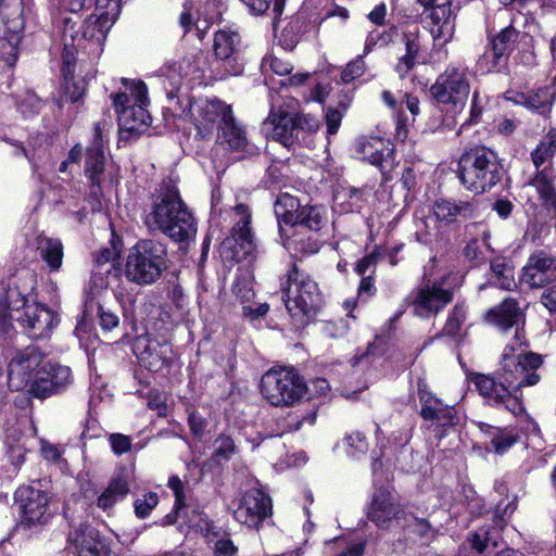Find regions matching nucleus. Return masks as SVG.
I'll use <instances>...</instances> for the list:
<instances>
[{"mask_svg": "<svg viewBox=\"0 0 556 556\" xmlns=\"http://www.w3.org/2000/svg\"><path fill=\"white\" fill-rule=\"evenodd\" d=\"M274 210L288 249L306 254L318 252L319 231L328 224L324 206H300L296 198L283 193L277 199Z\"/></svg>", "mask_w": 556, "mask_h": 556, "instance_id": "f257e3e1", "label": "nucleus"}, {"mask_svg": "<svg viewBox=\"0 0 556 556\" xmlns=\"http://www.w3.org/2000/svg\"><path fill=\"white\" fill-rule=\"evenodd\" d=\"M147 224L180 243H188L197 233L194 217L174 186H168L155 201Z\"/></svg>", "mask_w": 556, "mask_h": 556, "instance_id": "f03ea898", "label": "nucleus"}, {"mask_svg": "<svg viewBox=\"0 0 556 556\" xmlns=\"http://www.w3.org/2000/svg\"><path fill=\"white\" fill-rule=\"evenodd\" d=\"M0 319L20 323L33 339L48 337L56 326L54 313L37 302H29L18 287L9 286L0 300Z\"/></svg>", "mask_w": 556, "mask_h": 556, "instance_id": "7ed1b4c3", "label": "nucleus"}, {"mask_svg": "<svg viewBox=\"0 0 556 556\" xmlns=\"http://www.w3.org/2000/svg\"><path fill=\"white\" fill-rule=\"evenodd\" d=\"M503 165L497 153L484 146L466 150L457 164L460 184L470 192L482 194L493 189L503 177Z\"/></svg>", "mask_w": 556, "mask_h": 556, "instance_id": "20e7f679", "label": "nucleus"}, {"mask_svg": "<svg viewBox=\"0 0 556 556\" xmlns=\"http://www.w3.org/2000/svg\"><path fill=\"white\" fill-rule=\"evenodd\" d=\"M170 94L167 109L174 115L189 118L201 138H210L233 112L231 105L219 99L192 101L188 94Z\"/></svg>", "mask_w": 556, "mask_h": 556, "instance_id": "39448f33", "label": "nucleus"}, {"mask_svg": "<svg viewBox=\"0 0 556 556\" xmlns=\"http://www.w3.org/2000/svg\"><path fill=\"white\" fill-rule=\"evenodd\" d=\"M528 343L523 330L517 328L514 338L506 344L501 357V377L508 383L517 382V389L533 387L541 376L536 372L543 364L542 356L527 352Z\"/></svg>", "mask_w": 556, "mask_h": 556, "instance_id": "423d86ee", "label": "nucleus"}, {"mask_svg": "<svg viewBox=\"0 0 556 556\" xmlns=\"http://www.w3.org/2000/svg\"><path fill=\"white\" fill-rule=\"evenodd\" d=\"M280 289L283 293L286 308L290 315L304 323L314 315L320 305V293L317 283L300 271L296 265L287 271L281 279Z\"/></svg>", "mask_w": 556, "mask_h": 556, "instance_id": "0eeeda50", "label": "nucleus"}, {"mask_svg": "<svg viewBox=\"0 0 556 556\" xmlns=\"http://www.w3.org/2000/svg\"><path fill=\"white\" fill-rule=\"evenodd\" d=\"M167 268V251L154 240H141L131 248L125 265L126 278L140 286L154 283Z\"/></svg>", "mask_w": 556, "mask_h": 556, "instance_id": "6e6552de", "label": "nucleus"}, {"mask_svg": "<svg viewBox=\"0 0 556 556\" xmlns=\"http://www.w3.org/2000/svg\"><path fill=\"white\" fill-rule=\"evenodd\" d=\"M261 394L273 406L288 407L300 402L307 392L304 378L293 368L267 370L261 379Z\"/></svg>", "mask_w": 556, "mask_h": 556, "instance_id": "1a4fd4ad", "label": "nucleus"}, {"mask_svg": "<svg viewBox=\"0 0 556 556\" xmlns=\"http://www.w3.org/2000/svg\"><path fill=\"white\" fill-rule=\"evenodd\" d=\"M471 382L488 405L504 408L514 416L522 415L526 412L522 389H517V382L508 384L501 377L500 369L497 378L484 374H473Z\"/></svg>", "mask_w": 556, "mask_h": 556, "instance_id": "9d476101", "label": "nucleus"}, {"mask_svg": "<svg viewBox=\"0 0 556 556\" xmlns=\"http://www.w3.org/2000/svg\"><path fill=\"white\" fill-rule=\"evenodd\" d=\"M470 92L466 73L455 66H448L430 87V93L437 103L448 105L453 113H460Z\"/></svg>", "mask_w": 556, "mask_h": 556, "instance_id": "9b49d317", "label": "nucleus"}, {"mask_svg": "<svg viewBox=\"0 0 556 556\" xmlns=\"http://www.w3.org/2000/svg\"><path fill=\"white\" fill-rule=\"evenodd\" d=\"M443 37H427V40L420 41V37H406V53L395 66L401 78L414 68L416 64L439 63L446 59L447 50L445 45L447 40Z\"/></svg>", "mask_w": 556, "mask_h": 556, "instance_id": "f8f14e48", "label": "nucleus"}, {"mask_svg": "<svg viewBox=\"0 0 556 556\" xmlns=\"http://www.w3.org/2000/svg\"><path fill=\"white\" fill-rule=\"evenodd\" d=\"M453 298V290L445 288L444 281H427L412 290L405 301L416 316L429 318L443 311Z\"/></svg>", "mask_w": 556, "mask_h": 556, "instance_id": "ddd939ff", "label": "nucleus"}, {"mask_svg": "<svg viewBox=\"0 0 556 556\" xmlns=\"http://www.w3.org/2000/svg\"><path fill=\"white\" fill-rule=\"evenodd\" d=\"M122 84L125 86L127 92H117L112 94L113 105L118 114V122L124 129H134L136 125L131 122V117L136 112L138 117H148V112L144 106L149 103L148 88L141 80H130L127 78L122 79Z\"/></svg>", "mask_w": 556, "mask_h": 556, "instance_id": "4468645a", "label": "nucleus"}, {"mask_svg": "<svg viewBox=\"0 0 556 556\" xmlns=\"http://www.w3.org/2000/svg\"><path fill=\"white\" fill-rule=\"evenodd\" d=\"M47 362L37 346L29 345L17 351L9 364V387L14 391L29 389L36 379L37 371L41 370Z\"/></svg>", "mask_w": 556, "mask_h": 556, "instance_id": "2eb2a0df", "label": "nucleus"}, {"mask_svg": "<svg viewBox=\"0 0 556 556\" xmlns=\"http://www.w3.org/2000/svg\"><path fill=\"white\" fill-rule=\"evenodd\" d=\"M21 526L37 528L47 525L52 518L50 498L45 491L33 486H22L16 491Z\"/></svg>", "mask_w": 556, "mask_h": 556, "instance_id": "dca6fc26", "label": "nucleus"}, {"mask_svg": "<svg viewBox=\"0 0 556 556\" xmlns=\"http://www.w3.org/2000/svg\"><path fill=\"white\" fill-rule=\"evenodd\" d=\"M203 58L199 54L185 56L177 63H172L161 68L162 76L165 77L164 88L167 93L168 103H170V93L188 94L181 89L185 85L191 86L200 83L203 76Z\"/></svg>", "mask_w": 556, "mask_h": 556, "instance_id": "f3484780", "label": "nucleus"}, {"mask_svg": "<svg viewBox=\"0 0 556 556\" xmlns=\"http://www.w3.org/2000/svg\"><path fill=\"white\" fill-rule=\"evenodd\" d=\"M216 144L232 154L235 160H243L258 152L257 147L249 139L245 127L237 121L233 112L217 129Z\"/></svg>", "mask_w": 556, "mask_h": 556, "instance_id": "a211bd4d", "label": "nucleus"}, {"mask_svg": "<svg viewBox=\"0 0 556 556\" xmlns=\"http://www.w3.org/2000/svg\"><path fill=\"white\" fill-rule=\"evenodd\" d=\"M111 127L112 124L105 119L96 123L93 127L92 142L87 148L85 174L91 184L90 193L93 197H99L101 194V184L103 181V173L105 167L103 146L105 142L106 134Z\"/></svg>", "mask_w": 556, "mask_h": 556, "instance_id": "6ab92c4d", "label": "nucleus"}, {"mask_svg": "<svg viewBox=\"0 0 556 556\" xmlns=\"http://www.w3.org/2000/svg\"><path fill=\"white\" fill-rule=\"evenodd\" d=\"M270 513L269 496L258 489H251L240 498L233 510V517L239 523L257 529Z\"/></svg>", "mask_w": 556, "mask_h": 556, "instance_id": "aec40b11", "label": "nucleus"}, {"mask_svg": "<svg viewBox=\"0 0 556 556\" xmlns=\"http://www.w3.org/2000/svg\"><path fill=\"white\" fill-rule=\"evenodd\" d=\"M354 152L364 161L378 166L384 175L394 166V148L380 137H362L354 143Z\"/></svg>", "mask_w": 556, "mask_h": 556, "instance_id": "412c9836", "label": "nucleus"}, {"mask_svg": "<svg viewBox=\"0 0 556 556\" xmlns=\"http://www.w3.org/2000/svg\"><path fill=\"white\" fill-rule=\"evenodd\" d=\"M556 281V257L544 251L532 254L522 268L520 283L530 288H543Z\"/></svg>", "mask_w": 556, "mask_h": 556, "instance_id": "4be33fe9", "label": "nucleus"}, {"mask_svg": "<svg viewBox=\"0 0 556 556\" xmlns=\"http://www.w3.org/2000/svg\"><path fill=\"white\" fill-rule=\"evenodd\" d=\"M134 353L148 370L157 372L169 364L172 346L166 341L139 337L134 342Z\"/></svg>", "mask_w": 556, "mask_h": 556, "instance_id": "5701e85b", "label": "nucleus"}, {"mask_svg": "<svg viewBox=\"0 0 556 556\" xmlns=\"http://www.w3.org/2000/svg\"><path fill=\"white\" fill-rule=\"evenodd\" d=\"M70 40L63 42L62 52V76H63V90L71 102H77L85 93L86 84L83 79L76 80L74 77L75 70V55L77 47L75 43L76 37H68ZM77 46H81L87 37H79Z\"/></svg>", "mask_w": 556, "mask_h": 556, "instance_id": "b1692460", "label": "nucleus"}, {"mask_svg": "<svg viewBox=\"0 0 556 556\" xmlns=\"http://www.w3.org/2000/svg\"><path fill=\"white\" fill-rule=\"evenodd\" d=\"M404 510L395 497L383 488L374 492L371 505L368 509V518L380 528H389L392 521L400 525L404 517Z\"/></svg>", "mask_w": 556, "mask_h": 556, "instance_id": "393cba45", "label": "nucleus"}, {"mask_svg": "<svg viewBox=\"0 0 556 556\" xmlns=\"http://www.w3.org/2000/svg\"><path fill=\"white\" fill-rule=\"evenodd\" d=\"M418 396L421 404L420 416L440 427L454 426L457 414L454 406L445 405L440 399L427 391L425 383H418Z\"/></svg>", "mask_w": 556, "mask_h": 556, "instance_id": "a878e982", "label": "nucleus"}, {"mask_svg": "<svg viewBox=\"0 0 556 556\" xmlns=\"http://www.w3.org/2000/svg\"><path fill=\"white\" fill-rule=\"evenodd\" d=\"M266 136L279 141L285 147H291L300 142L299 130L295 128L293 114H289L281 108L273 109L263 124Z\"/></svg>", "mask_w": 556, "mask_h": 556, "instance_id": "bb28decb", "label": "nucleus"}, {"mask_svg": "<svg viewBox=\"0 0 556 556\" xmlns=\"http://www.w3.org/2000/svg\"><path fill=\"white\" fill-rule=\"evenodd\" d=\"M235 225L231 229V238L224 241V248H230L232 242L242 249V254L248 255L254 249L253 235L251 231V213L247 205L238 204L233 207Z\"/></svg>", "mask_w": 556, "mask_h": 556, "instance_id": "cd10ccee", "label": "nucleus"}, {"mask_svg": "<svg viewBox=\"0 0 556 556\" xmlns=\"http://www.w3.org/2000/svg\"><path fill=\"white\" fill-rule=\"evenodd\" d=\"M432 211L438 222L448 225L459 217H473L478 207L475 201L439 199L434 202Z\"/></svg>", "mask_w": 556, "mask_h": 556, "instance_id": "c85d7f7f", "label": "nucleus"}, {"mask_svg": "<svg viewBox=\"0 0 556 556\" xmlns=\"http://www.w3.org/2000/svg\"><path fill=\"white\" fill-rule=\"evenodd\" d=\"M68 539L75 545L77 556H111L110 548L89 526H81L71 532Z\"/></svg>", "mask_w": 556, "mask_h": 556, "instance_id": "c756f323", "label": "nucleus"}, {"mask_svg": "<svg viewBox=\"0 0 556 556\" xmlns=\"http://www.w3.org/2000/svg\"><path fill=\"white\" fill-rule=\"evenodd\" d=\"M505 99L540 114H545L552 106L553 93L548 88H540L535 92L529 93L509 89L505 92Z\"/></svg>", "mask_w": 556, "mask_h": 556, "instance_id": "7c9ffc66", "label": "nucleus"}, {"mask_svg": "<svg viewBox=\"0 0 556 556\" xmlns=\"http://www.w3.org/2000/svg\"><path fill=\"white\" fill-rule=\"evenodd\" d=\"M452 1L431 9L426 16V23L432 35H453L455 31V13L452 10Z\"/></svg>", "mask_w": 556, "mask_h": 556, "instance_id": "2f4dec72", "label": "nucleus"}, {"mask_svg": "<svg viewBox=\"0 0 556 556\" xmlns=\"http://www.w3.org/2000/svg\"><path fill=\"white\" fill-rule=\"evenodd\" d=\"M129 481L126 475L118 473L113 477L104 491L98 496L97 505L103 511H108L114 505L123 501L129 493Z\"/></svg>", "mask_w": 556, "mask_h": 556, "instance_id": "473e14b6", "label": "nucleus"}, {"mask_svg": "<svg viewBox=\"0 0 556 556\" xmlns=\"http://www.w3.org/2000/svg\"><path fill=\"white\" fill-rule=\"evenodd\" d=\"M49 369L51 375H53L54 380L48 381L40 378L36 388L37 397L45 399L65 389L72 382V371L70 367L51 364L49 362Z\"/></svg>", "mask_w": 556, "mask_h": 556, "instance_id": "72a5a7b5", "label": "nucleus"}, {"mask_svg": "<svg viewBox=\"0 0 556 556\" xmlns=\"http://www.w3.org/2000/svg\"><path fill=\"white\" fill-rule=\"evenodd\" d=\"M520 315L518 303L514 299L504 300L498 306L489 309L485 314L488 323L503 330L511 328Z\"/></svg>", "mask_w": 556, "mask_h": 556, "instance_id": "f704fd0d", "label": "nucleus"}, {"mask_svg": "<svg viewBox=\"0 0 556 556\" xmlns=\"http://www.w3.org/2000/svg\"><path fill=\"white\" fill-rule=\"evenodd\" d=\"M37 250L51 270L60 269L63 260V244L59 239L40 235L37 238Z\"/></svg>", "mask_w": 556, "mask_h": 556, "instance_id": "c9c22d12", "label": "nucleus"}, {"mask_svg": "<svg viewBox=\"0 0 556 556\" xmlns=\"http://www.w3.org/2000/svg\"><path fill=\"white\" fill-rule=\"evenodd\" d=\"M316 409H309L306 413L290 412L286 416L277 419V429L271 433L274 437H281L285 433L301 429L304 424L313 426L316 421Z\"/></svg>", "mask_w": 556, "mask_h": 556, "instance_id": "e433bc0d", "label": "nucleus"}, {"mask_svg": "<svg viewBox=\"0 0 556 556\" xmlns=\"http://www.w3.org/2000/svg\"><path fill=\"white\" fill-rule=\"evenodd\" d=\"M121 0H94L96 10L99 13L97 31L106 33L110 30L121 13Z\"/></svg>", "mask_w": 556, "mask_h": 556, "instance_id": "4c0bfd02", "label": "nucleus"}, {"mask_svg": "<svg viewBox=\"0 0 556 556\" xmlns=\"http://www.w3.org/2000/svg\"><path fill=\"white\" fill-rule=\"evenodd\" d=\"M481 431L491 437V445L495 453L502 454L511 447L518 440L514 430L508 428H494L486 424L480 425Z\"/></svg>", "mask_w": 556, "mask_h": 556, "instance_id": "58836bf2", "label": "nucleus"}, {"mask_svg": "<svg viewBox=\"0 0 556 556\" xmlns=\"http://www.w3.org/2000/svg\"><path fill=\"white\" fill-rule=\"evenodd\" d=\"M490 266L493 277L495 278L493 282L495 286L503 290H511L516 286L513 267L505 257H494Z\"/></svg>", "mask_w": 556, "mask_h": 556, "instance_id": "ea45409f", "label": "nucleus"}, {"mask_svg": "<svg viewBox=\"0 0 556 556\" xmlns=\"http://www.w3.org/2000/svg\"><path fill=\"white\" fill-rule=\"evenodd\" d=\"M556 153V129H552L531 153V159L536 168L551 161Z\"/></svg>", "mask_w": 556, "mask_h": 556, "instance_id": "a19ab883", "label": "nucleus"}, {"mask_svg": "<svg viewBox=\"0 0 556 556\" xmlns=\"http://www.w3.org/2000/svg\"><path fill=\"white\" fill-rule=\"evenodd\" d=\"M467 308L463 303L454 305L448 313L446 323L442 329L444 336L457 339L460 337L462 326L466 320Z\"/></svg>", "mask_w": 556, "mask_h": 556, "instance_id": "79ce46f5", "label": "nucleus"}, {"mask_svg": "<svg viewBox=\"0 0 556 556\" xmlns=\"http://www.w3.org/2000/svg\"><path fill=\"white\" fill-rule=\"evenodd\" d=\"M180 518L184 519V522L188 528L199 531L205 535H207L212 529V523L208 521L206 515L201 510L192 509L188 513L185 506L181 515L179 517L176 515V521Z\"/></svg>", "mask_w": 556, "mask_h": 556, "instance_id": "37998d69", "label": "nucleus"}, {"mask_svg": "<svg viewBox=\"0 0 556 556\" xmlns=\"http://www.w3.org/2000/svg\"><path fill=\"white\" fill-rule=\"evenodd\" d=\"M553 180L554 176L552 169L545 167L536 173L531 179L530 185L538 190L542 199L547 201L556 194Z\"/></svg>", "mask_w": 556, "mask_h": 556, "instance_id": "c03bdc74", "label": "nucleus"}, {"mask_svg": "<svg viewBox=\"0 0 556 556\" xmlns=\"http://www.w3.org/2000/svg\"><path fill=\"white\" fill-rule=\"evenodd\" d=\"M511 47L510 37H492L490 46L484 52V58H492L494 65H496L505 58Z\"/></svg>", "mask_w": 556, "mask_h": 556, "instance_id": "a18cd8bd", "label": "nucleus"}, {"mask_svg": "<svg viewBox=\"0 0 556 556\" xmlns=\"http://www.w3.org/2000/svg\"><path fill=\"white\" fill-rule=\"evenodd\" d=\"M21 37H0V60L13 66L17 60Z\"/></svg>", "mask_w": 556, "mask_h": 556, "instance_id": "49530a36", "label": "nucleus"}, {"mask_svg": "<svg viewBox=\"0 0 556 556\" xmlns=\"http://www.w3.org/2000/svg\"><path fill=\"white\" fill-rule=\"evenodd\" d=\"M41 100L33 92H25L17 101V110L25 118H29L39 113Z\"/></svg>", "mask_w": 556, "mask_h": 556, "instance_id": "de8ad7c7", "label": "nucleus"}, {"mask_svg": "<svg viewBox=\"0 0 556 556\" xmlns=\"http://www.w3.org/2000/svg\"><path fill=\"white\" fill-rule=\"evenodd\" d=\"M239 41L235 37H214V52L216 58L227 60L238 51Z\"/></svg>", "mask_w": 556, "mask_h": 556, "instance_id": "09e8293b", "label": "nucleus"}, {"mask_svg": "<svg viewBox=\"0 0 556 556\" xmlns=\"http://www.w3.org/2000/svg\"><path fill=\"white\" fill-rule=\"evenodd\" d=\"M159 504V495L155 492H148L134 503L135 514L138 518L144 519Z\"/></svg>", "mask_w": 556, "mask_h": 556, "instance_id": "8fccbe9b", "label": "nucleus"}, {"mask_svg": "<svg viewBox=\"0 0 556 556\" xmlns=\"http://www.w3.org/2000/svg\"><path fill=\"white\" fill-rule=\"evenodd\" d=\"M344 444L346 445V453L351 457L364 455L368 450L366 438L361 432H353L348 434L344 438Z\"/></svg>", "mask_w": 556, "mask_h": 556, "instance_id": "3c124183", "label": "nucleus"}, {"mask_svg": "<svg viewBox=\"0 0 556 556\" xmlns=\"http://www.w3.org/2000/svg\"><path fill=\"white\" fill-rule=\"evenodd\" d=\"M295 128L299 130L300 141L304 139L305 134L315 132L319 128V121L311 114H293Z\"/></svg>", "mask_w": 556, "mask_h": 556, "instance_id": "603ef678", "label": "nucleus"}, {"mask_svg": "<svg viewBox=\"0 0 556 556\" xmlns=\"http://www.w3.org/2000/svg\"><path fill=\"white\" fill-rule=\"evenodd\" d=\"M490 233L485 230L482 232V240L472 239L464 249L465 256L470 261H480L482 258V248L490 249Z\"/></svg>", "mask_w": 556, "mask_h": 556, "instance_id": "864d4df0", "label": "nucleus"}, {"mask_svg": "<svg viewBox=\"0 0 556 556\" xmlns=\"http://www.w3.org/2000/svg\"><path fill=\"white\" fill-rule=\"evenodd\" d=\"M168 486L174 492L175 495V505L174 510L175 515L178 517L181 515L184 507L186 506V495H185V485L181 479L178 476H172L168 479Z\"/></svg>", "mask_w": 556, "mask_h": 556, "instance_id": "5fc2aeb1", "label": "nucleus"}, {"mask_svg": "<svg viewBox=\"0 0 556 556\" xmlns=\"http://www.w3.org/2000/svg\"><path fill=\"white\" fill-rule=\"evenodd\" d=\"M236 453L235 442L230 437L219 435L214 441V455L219 459H229Z\"/></svg>", "mask_w": 556, "mask_h": 556, "instance_id": "6e6d98bb", "label": "nucleus"}, {"mask_svg": "<svg viewBox=\"0 0 556 556\" xmlns=\"http://www.w3.org/2000/svg\"><path fill=\"white\" fill-rule=\"evenodd\" d=\"M365 72V63L363 56H358L350 62L341 73V80L344 84L352 83L354 79L361 77Z\"/></svg>", "mask_w": 556, "mask_h": 556, "instance_id": "4d7b16f0", "label": "nucleus"}, {"mask_svg": "<svg viewBox=\"0 0 556 556\" xmlns=\"http://www.w3.org/2000/svg\"><path fill=\"white\" fill-rule=\"evenodd\" d=\"M263 67L268 66L274 73L280 76L289 75L292 71V65L278 56L270 54L263 59Z\"/></svg>", "mask_w": 556, "mask_h": 556, "instance_id": "13d9d810", "label": "nucleus"}, {"mask_svg": "<svg viewBox=\"0 0 556 556\" xmlns=\"http://www.w3.org/2000/svg\"><path fill=\"white\" fill-rule=\"evenodd\" d=\"M109 442L113 453L117 456L129 452L132 447L131 439L122 433L110 434Z\"/></svg>", "mask_w": 556, "mask_h": 556, "instance_id": "bf43d9fd", "label": "nucleus"}, {"mask_svg": "<svg viewBox=\"0 0 556 556\" xmlns=\"http://www.w3.org/2000/svg\"><path fill=\"white\" fill-rule=\"evenodd\" d=\"M484 109V100L480 97L479 92L476 90L472 94L471 105L469 118L464 123V125H473L480 122L482 112Z\"/></svg>", "mask_w": 556, "mask_h": 556, "instance_id": "052dcab7", "label": "nucleus"}, {"mask_svg": "<svg viewBox=\"0 0 556 556\" xmlns=\"http://www.w3.org/2000/svg\"><path fill=\"white\" fill-rule=\"evenodd\" d=\"M490 541V533L486 530L477 531L475 533H471L469 536V543L471 547L476 549L478 553L485 552Z\"/></svg>", "mask_w": 556, "mask_h": 556, "instance_id": "680f3d73", "label": "nucleus"}, {"mask_svg": "<svg viewBox=\"0 0 556 556\" xmlns=\"http://www.w3.org/2000/svg\"><path fill=\"white\" fill-rule=\"evenodd\" d=\"M232 292L238 300H240L242 306L249 304L254 298V292L247 282L236 281L232 287Z\"/></svg>", "mask_w": 556, "mask_h": 556, "instance_id": "e2e57ef3", "label": "nucleus"}, {"mask_svg": "<svg viewBox=\"0 0 556 556\" xmlns=\"http://www.w3.org/2000/svg\"><path fill=\"white\" fill-rule=\"evenodd\" d=\"M342 113L333 108H328L326 111V125L328 135H336L339 130L342 119Z\"/></svg>", "mask_w": 556, "mask_h": 556, "instance_id": "0e129e2a", "label": "nucleus"}, {"mask_svg": "<svg viewBox=\"0 0 556 556\" xmlns=\"http://www.w3.org/2000/svg\"><path fill=\"white\" fill-rule=\"evenodd\" d=\"M330 85L329 84H316L307 94H304L305 101H316L319 103H323L326 98L329 96L330 92Z\"/></svg>", "mask_w": 556, "mask_h": 556, "instance_id": "69168bd1", "label": "nucleus"}, {"mask_svg": "<svg viewBox=\"0 0 556 556\" xmlns=\"http://www.w3.org/2000/svg\"><path fill=\"white\" fill-rule=\"evenodd\" d=\"M269 309L266 303H249L242 306V314L244 317L255 319L267 314Z\"/></svg>", "mask_w": 556, "mask_h": 556, "instance_id": "338daca9", "label": "nucleus"}, {"mask_svg": "<svg viewBox=\"0 0 556 556\" xmlns=\"http://www.w3.org/2000/svg\"><path fill=\"white\" fill-rule=\"evenodd\" d=\"M238 548L235 546L233 542L229 539H220L217 540L214 547L215 556H233L237 553Z\"/></svg>", "mask_w": 556, "mask_h": 556, "instance_id": "774afa93", "label": "nucleus"}]
</instances>
